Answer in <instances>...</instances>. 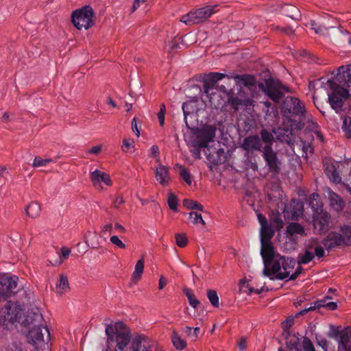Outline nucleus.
<instances>
[{
	"label": "nucleus",
	"mask_w": 351,
	"mask_h": 351,
	"mask_svg": "<svg viewBox=\"0 0 351 351\" xmlns=\"http://www.w3.org/2000/svg\"><path fill=\"white\" fill-rule=\"evenodd\" d=\"M16 276L0 277V326H7L8 323L20 322L22 315L21 307L9 300L12 294L16 293L18 285Z\"/></svg>",
	"instance_id": "f257e3e1"
},
{
	"label": "nucleus",
	"mask_w": 351,
	"mask_h": 351,
	"mask_svg": "<svg viewBox=\"0 0 351 351\" xmlns=\"http://www.w3.org/2000/svg\"><path fill=\"white\" fill-rule=\"evenodd\" d=\"M336 80L339 84L329 79L326 85L328 101L330 107L338 112L342 110L344 102L350 97L349 91L343 86H351V65L339 67Z\"/></svg>",
	"instance_id": "f03ea898"
},
{
	"label": "nucleus",
	"mask_w": 351,
	"mask_h": 351,
	"mask_svg": "<svg viewBox=\"0 0 351 351\" xmlns=\"http://www.w3.org/2000/svg\"><path fill=\"white\" fill-rule=\"evenodd\" d=\"M25 321L30 326L27 335V341L32 344L36 349L43 350L49 340V331L47 327H43L41 322L43 316L38 308L32 309L26 316Z\"/></svg>",
	"instance_id": "7ed1b4c3"
},
{
	"label": "nucleus",
	"mask_w": 351,
	"mask_h": 351,
	"mask_svg": "<svg viewBox=\"0 0 351 351\" xmlns=\"http://www.w3.org/2000/svg\"><path fill=\"white\" fill-rule=\"evenodd\" d=\"M191 134L186 141L191 148V152L194 158H201V149H206L208 143L213 141L215 136L216 128L206 125L201 128H190Z\"/></svg>",
	"instance_id": "20e7f679"
},
{
	"label": "nucleus",
	"mask_w": 351,
	"mask_h": 351,
	"mask_svg": "<svg viewBox=\"0 0 351 351\" xmlns=\"http://www.w3.org/2000/svg\"><path fill=\"white\" fill-rule=\"evenodd\" d=\"M280 112L297 130L304 128L306 110L304 104L299 99L293 97L285 98L280 105Z\"/></svg>",
	"instance_id": "39448f33"
},
{
	"label": "nucleus",
	"mask_w": 351,
	"mask_h": 351,
	"mask_svg": "<svg viewBox=\"0 0 351 351\" xmlns=\"http://www.w3.org/2000/svg\"><path fill=\"white\" fill-rule=\"evenodd\" d=\"M226 77V74L215 72L210 73L206 75L203 79V88L204 93L206 97L209 98V101L211 104L217 106L214 103L215 97L217 95V91H219L223 93H227V90L224 86H219L218 82Z\"/></svg>",
	"instance_id": "423d86ee"
},
{
	"label": "nucleus",
	"mask_w": 351,
	"mask_h": 351,
	"mask_svg": "<svg viewBox=\"0 0 351 351\" xmlns=\"http://www.w3.org/2000/svg\"><path fill=\"white\" fill-rule=\"evenodd\" d=\"M317 193H313L311 199L317 201L319 198ZM309 204L311 206L314 210L313 214V226L319 234L326 232L329 229V224L330 221V215L327 212H324L319 203L316 202V208L313 202H310Z\"/></svg>",
	"instance_id": "0eeeda50"
},
{
	"label": "nucleus",
	"mask_w": 351,
	"mask_h": 351,
	"mask_svg": "<svg viewBox=\"0 0 351 351\" xmlns=\"http://www.w3.org/2000/svg\"><path fill=\"white\" fill-rule=\"evenodd\" d=\"M71 22L77 29H88L95 25V16L93 8L89 5L76 10L72 12Z\"/></svg>",
	"instance_id": "6e6552de"
},
{
	"label": "nucleus",
	"mask_w": 351,
	"mask_h": 351,
	"mask_svg": "<svg viewBox=\"0 0 351 351\" xmlns=\"http://www.w3.org/2000/svg\"><path fill=\"white\" fill-rule=\"evenodd\" d=\"M217 7V5H209L192 10L188 14L183 15L180 19V21L186 25L199 24L207 20L213 14L216 12Z\"/></svg>",
	"instance_id": "1a4fd4ad"
},
{
	"label": "nucleus",
	"mask_w": 351,
	"mask_h": 351,
	"mask_svg": "<svg viewBox=\"0 0 351 351\" xmlns=\"http://www.w3.org/2000/svg\"><path fill=\"white\" fill-rule=\"evenodd\" d=\"M115 329L116 333L114 341L117 343L116 350L123 351L130 342L131 335L130 331L122 322L116 323Z\"/></svg>",
	"instance_id": "9d476101"
},
{
	"label": "nucleus",
	"mask_w": 351,
	"mask_h": 351,
	"mask_svg": "<svg viewBox=\"0 0 351 351\" xmlns=\"http://www.w3.org/2000/svg\"><path fill=\"white\" fill-rule=\"evenodd\" d=\"M262 152L263 157L269 171L274 173H278L280 171L281 162L276 152L273 150L271 145H265Z\"/></svg>",
	"instance_id": "9b49d317"
},
{
	"label": "nucleus",
	"mask_w": 351,
	"mask_h": 351,
	"mask_svg": "<svg viewBox=\"0 0 351 351\" xmlns=\"http://www.w3.org/2000/svg\"><path fill=\"white\" fill-rule=\"evenodd\" d=\"M330 337L338 340V351L351 350V327L342 330H335Z\"/></svg>",
	"instance_id": "f8f14e48"
},
{
	"label": "nucleus",
	"mask_w": 351,
	"mask_h": 351,
	"mask_svg": "<svg viewBox=\"0 0 351 351\" xmlns=\"http://www.w3.org/2000/svg\"><path fill=\"white\" fill-rule=\"evenodd\" d=\"M330 299V298L329 296H326L324 299L319 300L310 304L308 306H306L304 309L297 313L295 317H297L300 315H304L309 311L319 309L322 307L326 308L330 311L335 310L337 308V304L334 302H328L327 300Z\"/></svg>",
	"instance_id": "ddd939ff"
},
{
	"label": "nucleus",
	"mask_w": 351,
	"mask_h": 351,
	"mask_svg": "<svg viewBox=\"0 0 351 351\" xmlns=\"http://www.w3.org/2000/svg\"><path fill=\"white\" fill-rule=\"evenodd\" d=\"M260 86L263 88L265 94L275 103H278L283 97V93L279 90L278 84L272 80H267L265 86L263 84H261Z\"/></svg>",
	"instance_id": "4468645a"
},
{
	"label": "nucleus",
	"mask_w": 351,
	"mask_h": 351,
	"mask_svg": "<svg viewBox=\"0 0 351 351\" xmlns=\"http://www.w3.org/2000/svg\"><path fill=\"white\" fill-rule=\"evenodd\" d=\"M322 245L327 250L344 245L343 235L337 232H330L322 241Z\"/></svg>",
	"instance_id": "2eb2a0df"
},
{
	"label": "nucleus",
	"mask_w": 351,
	"mask_h": 351,
	"mask_svg": "<svg viewBox=\"0 0 351 351\" xmlns=\"http://www.w3.org/2000/svg\"><path fill=\"white\" fill-rule=\"evenodd\" d=\"M261 243V255L263 258L264 269L263 273L268 272L267 267L271 265L274 258L276 256L274 252V248L271 242L267 243Z\"/></svg>",
	"instance_id": "dca6fc26"
},
{
	"label": "nucleus",
	"mask_w": 351,
	"mask_h": 351,
	"mask_svg": "<svg viewBox=\"0 0 351 351\" xmlns=\"http://www.w3.org/2000/svg\"><path fill=\"white\" fill-rule=\"evenodd\" d=\"M204 152L207 157V159L212 163L218 165L223 162L222 156H224L223 149L219 147H212L208 146L206 149H204Z\"/></svg>",
	"instance_id": "f3484780"
},
{
	"label": "nucleus",
	"mask_w": 351,
	"mask_h": 351,
	"mask_svg": "<svg viewBox=\"0 0 351 351\" xmlns=\"http://www.w3.org/2000/svg\"><path fill=\"white\" fill-rule=\"evenodd\" d=\"M242 148L246 151H261L262 145L261 139L258 135H250L244 138Z\"/></svg>",
	"instance_id": "a211bd4d"
},
{
	"label": "nucleus",
	"mask_w": 351,
	"mask_h": 351,
	"mask_svg": "<svg viewBox=\"0 0 351 351\" xmlns=\"http://www.w3.org/2000/svg\"><path fill=\"white\" fill-rule=\"evenodd\" d=\"M283 265L282 269L285 271L284 272L277 274L274 277H270V280H284L289 276V269H293L295 265V261L293 258L283 256Z\"/></svg>",
	"instance_id": "6ab92c4d"
},
{
	"label": "nucleus",
	"mask_w": 351,
	"mask_h": 351,
	"mask_svg": "<svg viewBox=\"0 0 351 351\" xmlns=\"http://www.w3.org/2000/svg\"><path fill=\"white\" fill-rule=\"evenodd\" d=\"M90 178L93 184L95 187H97L98 186H100V184L101 182H104L107 186L112 185V180L110 179V176L99 170H95L93 172H92Z\"/></svg>",
	"instance_id": "aec40b11"
},
{
	"label": "nucleus",
	"mask_w": 351,
	"mask_h": 351,
	"mask_svg": "<svg viewBox=\"0 0 351 351\" xmlns=\"http://www.w3.org/2000/svg\"><path fill=\"white\" fill-rule=\"evenodd\" d=\"M283 256L280 254H277L275 256L271 263V265H268L267 270L268 272L263 273V275L267 277H271V275L277 274L280 273V270L282 269V266L283 265Z\"/></svg>",
	"instance_id": "412c9836"
},
{
	"label": "nucleus",
	"mask_w": 351,
	"mask_h": 351,
	"mask_svg": "<svg viewBox=\"0 0 351 351\" xmlns=\"http://www.w3.org/2000/svg\"><path fill=\"white\" fill-rule=\"evenodd\" d=\"M156 180L163 186H167L170 181L169 170L166 166L159 165L156 169Z\"/></svg>",
	"instance_id": "4be33fe9"
},
{
	"label": "nucleus",
	"mask_w": 351,
	"mask_h": 351,
	"mask_svg": "<svg viewBox=\"0 0 351 351\" xmlns=\"http://www.w3.org/2000/svg\"><path fill=\"white\" fill-rule=\"evenodd\" d=\"M280 12L282 14L290 17L293 20H299L301 17L300 10L292 4L285 3L280 8Z\"/></svg>",
	"instance_id": "5701e85b"
},
{
	"label": "nucleus",
	"mask_w": 351,
	"mask_h": 351,
	"mask_svg": "<svg viewBox=\"0 0 351 351\" xmlns=\"http://www.w3.org/2000/svg\"><path fill=\"white\" fill-rule=\"evenodd\" d=\"M236 84L239 85H243L245 87L251 88L256 84L255 77L252 75L243 74V75H236L234 77Z\"/></svg>",
	"instance_id": "b1692460"
},
{
	"label": "nucleus",
	"mask_w": 351,
	"mask_h": 351,
	"mask_svg": "<svg viewBox=\"0 0 351 351\" xmlns=\"http://www.w3.org/2000/svg\"><path fill=\"white\" fill-rule=\"evenodd\" d=\"M329 201L331 207L337 212L341 211L345 206L344 201L336 193L330 192L329 193Z\"/></svg>",
	"instance_id": "393cba45"
},
{
	"label": "nucleus",
	"mask_w": 351,
	"mask_h": 351,
	"mask_svg": "<svg viewBox=\"0 0 351 351\" xmlns=\"http://www.w3.org/2000/svg\"><path fill=\"white\" fill-rule=\"evenodd\" d=\"M313 248V244L307 245L304 253L300 254L298 255V264H308V263L313 260V258H315V254L312 251H311V250Z\"/></svg>",
	"instance_id": "a878e982"
},
{
	"label": "nucleus",
	"mask_w": 351,
	"mask_h": 351,
	"mask_svg": "<svg viewBox=\"0 0 351 351\" xmlns=\"http://www.w3.org/2000/svg\"><path fill=\"white\" fill-rule=\"evenodd\" d=\"M324 170L326 174L331 181H332L334 183L341 182V178L340 177L334 165H327Z\"/></svg>",
	"instance_id": "bb28decb"
},
{
	"label": "nucleus",
	"mask_w": 351,
	"mask_h": 351,
	"mask_svg": "<svg viewBox=\"0 0 351 351\" xmlns=\"http://www.w3.org/2000/svg\"><path fill=\"white\" fill-rule=\"evenodd\" d=\"M144 339H145L144 335H138V336L135 337L132 339L130 349L132 351H142L145 347V348H147L149 350H152V347L150 346H146L145 345H143V346L141 345L142 342L143 341Z\"/></svg>",
	"instance_id": "cd10ccee"
},
{
	"label": "nucleus",
	"mask_w": 351,
	"mask_h": 351,
	"mask_svg": "<svg viewBox=\"0 0 351 351\" xmlns=\"http://www.w3.org/2000/svg\"><path fill=\"white\" fill-rule=\"evenodd\" d=\"M286 346L289 351H302L300 339L296 335L286 341Z\"/></svg>",
	"instance_id": "c85d7f7f"
},
{
	"label": "nucleus",
	"mask_w": 351,
	"mask_h": 351,
	"mask_svg": "<svg viewBox=\"0 0 351 351\" xmlns=\"http://www.w3.org/2000/svg\"><path fill=\"white\" fill-rule=\"evenodd\" d=\"M144 270V260L143 258L138 260L135 265L134 271L132 274V280L136 282L141 278V275Z\"/></svg>",
	"instance_id": "c756f323"
},
{
	"label": "nucleus",
	"mask_w": 351,
	"mask_h": 351,
	"mask_svg": "<svg viewBox=\"0 0 351 351\" xmlns=\"http://www.w3.org/2000/svg\"><path fill=\"white\" fill-rule=\"evenodd\" d=\"M40 206L37 202H31L25 208L26 214L32 218H35L40 215Z\"/></svg>",
	"instance_id": "7c9ffc66"
},
{
	"label": "nucleus",
	"mask_w": 351,
	"mask_h": 351,
	"mask_svg": "<svg viewBox=\"0 0 351 351\" xmlns=\"http://www.w3.org/2000/svg\"><path fill=\"white\" fill-rule=\"evenodd\" d=\"M287 231L289 234L293 236L295 234H303L304 233V228L298 223L292 222L287 226Z\"/></svg>",
	"instance_id": "2f4dec72"
},
{
	"label": "nucleus",
	"mask_w": 351,
	"mask_h": 351,
	"mask_svg": "<svg viewBox=\"0 0 351 351\" xmlns=\"http://www.w3.org/2000/svg\"><path fill=\"white\" fill-rule=\"evenodd\" d=\"M340 232L344 240V246L351 245V226L344 225L340 227Z\"/></svg>",
	"instance_id": "473e14b6"
},
{
	"label": "nucleus",
	"mask_w": 351,
	"mask_h": 351,
	"mask_svg": "<svg viewBox=\"0 0 351 351\" xmlns=\"http://www.w3.org/2000/svg\"><path fill=\"white\" fill-rule=\"evenodd\" d=\"M274 235V231L269 226L261 228V243L271 242L270 240Z\"/></svg>",
	"instance_id": "72a5a7b5"
},
{
	"label": "nucleus",
	"mask_w": 351,
	"mask_h": 351,
	"mask_svg": "<svg viewBox=\"0 0 351 351\" xmlns=\"http://www.w3.org/2000/svg\"><path fill=\"white\" fill-rule=\"evenodd\" d=\"M176 167L179 169V175L182 179L188 184H192V178L189 170L182 165L176 164Z\"/></svg>",
	"instance_id": "f704fd0d"
},
{
	"label": "nucleus",
	"mask_w": 351,
	"mask_h": 351,
	"mask_svg": "<svg viewBox=\"0 0 351 351\" xmlns=\"http://www.w3.org/2000/svg\"><path fill=\"white\" fill-rule=\"evenodd\" d=\"M184 293L188 298L189 304L195 309L197 308L200 302L193 294V291L190 289L185 288L184 289Z\"/></svg>",
	"instance_id": "c9c22d12"
},
{
	"label": "nucleus",
	"mask_w": 351,
	"mask_h": 351,
	"mask_svg": "<svg viewBox=\"0 0 351 351\" xmlns=\"http://www.w3.org/2000/svg\"><path fill=\"white\" fill-rule=\"evenodd\" d=\"M183 205L184 207L190 210H198L202 212L204 211V206L197 201L184 199L183 200Z\"/></svg>",
	"instance_id": "e433bc0d"
},
{
	"label": "nucleus",
	"mask_w": 351,
	"mask_h": 351,
	"mask_svg": "<svg viewBox=\"0 0 351 351\" xmlns=\"http://www.w3.org/2000/svg\"><path fill=\"white\" fill-rule=\"evenodd\" d=\"M171 341L173 346L178 350H183L186 346V341L181 339V337L176 332H174L171 337Z\"/></svg>",
	"instance_id": "4c0bfd02"
},
{
	"label": "nucleus",
	"mask_w": 351,
	"mask_h": 351,
	"mask_svg": "<svg viewBox=\"0 0 351 351\" xmlns=\"http://www.w3.org/2000/svg\"><path fill=\"white\" fill-rule=\"evenodd\" d=\"M199 332L200 328L199 327L193 328L189 326H186L183 328V332L193 340H195L198 337Z\"/></svg>",
	"instance_id": "58836bf2"
},
{
	"label": "nucleus",
	"mask_w": 351,
	"mask_h": 351,
	"mask_svg": "<svg viewBox=\"0 0 351 351\" xmlns=\"http://www.w3.org/2000/svg\"><path fill=\"white\" fill-rule=\"evenodd\" d=\"M207 297L210 302V304L214 307H219V300L217 295V293L215 290H208L207 291Z\"/></svg>",
	"instance_id": "ea45409f"
},
{
	"label": "nucleus",
	"mask_w": 351,
	"mask_h": 351,
	"mask_svg": "<svg viewBox=\"0 0 351 351\" xmlns=\"http://www.w3.org/2000/svg\"><path fill=\"white\" fill-rule=\"evenodd\" d=\"M189 219L193 224L201 223L202 225H205V221H204L201 214H199L197 212H191L189 213Z\"/></svg>",
	"instance_id": "a19ab883"
},
{
	"label": "nucleus",
	"mask_w": 351,
	"mask_h": 351,
	"mask_svg": "<svg viewBox=\"0 0 351 351\" xmlns=\"http://www.w3.org/2000/svg\"><path fill=\"white\" fill-rule=\"evenodd\" d=\"M261 139L263 141L267 143V145H271L274 141L273 134L265 129H263L261 131Z\"/></svg>",
	"instance_id": "79ce46f5"
},
{
	"label": "nucleus",
	"mask_w": 351,
	"mask_h": 351,
	"mask_svg": "<svg viewBox=\"0 0 351 351\" xmlns=\"http://www.w3.org/2000/svg\"><path fill=\"white\" fill-rule=\"evenodd\" d=\"M52 161L51 158L43 159L39 156H36L34 158L32 165L34 167H45Z\"/></svg>",
	"instance_id": "37998d69"
},
{
	"label": "nucleus",
	"mask_w": 351,
	"mask_h": 351,
	"mask_svg": "<svg viewBox=\"0 0 351 351\" xmlns=\"http://www.w3.org/2000/svg\"><path fill=\"white\" fill-rule=\"evenodd\" d=\"M116 329L112 325H108L106 328V334L108 337V343L113 342L115 338Z\"/></svg>",
	"instance_id": "c03bdc74"
},
{
	"label": "nucleus",
	"mask_w": 351,
	"mask_h": 351,
	"mask_svg": "<svg viewBox=\"0 0 351 351\" xmlns=\"http://www.w3.org/2000/svg\"><path fill=\"white\" fill-rule=\"evenodd\" d=\"M167 203H168L169 208L172 210L177 211L178 199H177V197L174 194H173L171 193L169 194V195L168 197V199H167Z\"/></svg>",
	"instance_id": "a18cd8bd"
},
{
	"label": "nucleus",
	"mask_w": 351,
	"mask_h": 351,
	"mask_svg": "<svg viewBox=\"0 0 351 351\" xmlns=\"http://www.w3.org/2000/svg\"><path fill=\"white\" fill-rule=\"evenodd\" d=\"M176 244L180 247H185L188 243V239L185 234H176Z\"/></svg>",
	"instance_id": "49530a36"
},
{
	"label": "nucleus",
	"mask_w": 351,
	"mask_h": 351,
	"mask_svg": "<svg viewBox=\"0 0 351 351\" xmlns=\"http://www.w3.org/2000/svg\"><path fill=\"white\" fill-rule=\"evenodd\" d=\"M304 351H315L313 343L308 337H304L302 341Z\"/></svg>",
	"instance_id": "de8ad7c7"
},
{
	"label": "nucleus",
	"mask_w": 351,
	"mask_h": 351,
	"mask_svg": "<svg viewBox=\"0 0 351 351\" xmlns=\"http://www.w3.org/2000/svg\"><path fill=\"white\" fill-rule=\"evenodd\" d=\"M166 113V107L164 104L160 105V111L158 113V119L160 126H163L165 123V115Z\"/></svg>",
	"instance_id": "09e8293b"
},
{
	"label": "nucleus",
	"mask_w": 351,
	"mask_h": 351,
	"mask_svg": "<svg viewBox=\"0 0 351 351\" xmlns=\"http://www.w3.org/2000/svg\"><path fill=\"white\" fill-rule=\"evenodd\" d=\"M57 286L61 289H65L69 287L67 277L63 274L60 276L59 282Z\"/></svg>",
	"instance_id": "8fccbe9b"
},
{
	"label": "nucleus",
	"mask_w": 351,
	"mask_h": 351,
	"mask_svg": "<svg viewBox=\"0 0 351 351\" xmlns=\"http://www.w3.org/2000/svg\"><path fill=\"white\" fill-rule=\"evenodd\" d=\"M134 141L130 138H124L123 141L122 151L128 152L132 147L134 146Z\"/></svg>",
	"instance_id": "3c124183"
},
{
	"label": "nucleus",
	"mask_w": 351,
	"mask_h": 351,
	"mask_svg": "<svg viewBox=\"0 0 351 351\" xmlns=\"http://www.w3.org/2000/svg\"><path fill=\"white\" fill-rule=\"evenodd\" d=\"M315 245H316L315 247V252H313L315 256H317L319 258L324 257L325 256L324 248L318 245V242L317 241H315Z\"/></svg>",
	"instance_id": "603ef678"
},
{
	"label": "nucleus",
	"mask_w": 351,
	"mask_h": 351,
	"mask_svg": "<svg viewBox=\"0 0 351 351\" xmlns=\"http://www.w3.org/2000/svg\"><path fill=\"white\" fill-rule=\"evenodd\" d=\"M110 242L119 247V248L124 249L125 248V245L119 239V238L116 236L113 235L110 239Z\"/></svg>",
	"instance_id": "864d4df0"
},
{
	"label": "nucleus",
	"mask_w": 351,
	"mask_h": 351,
	"mask_svg": "<svg viewBox=\"0 0 351 351\" xmlns=\"http://www.w3.org/2000/svg\"><path fill=\"white\" fill-rule=\"evenodd\" d=\"M294 318L292 317H288L285 321L282 323V330H290V328L293 326Z\"/></svg>",
	"instance_id": "5fc2aeb1"
},
{
	"label": "nucleus",
	"mask_w": 351,
	"mask_h": 351,
	"mask_svg": "<svg viewBox=\"0 0 351 351\" xmlns=\"http://www.w3.org/2000/svg\"><path fill=\"white\" fill-rule=\"evenodd\" d=\"M341 128L343 131L346 132L350 136H351V121L348 123V120L346 118H345L343 121Z\"/></svg>",
	"instance_id": "6e6d98bb"
},
{
	"label": "nucleus",
	"mask_w": 351,
	"mask_h": 351,
	"mask_svg": "<svg viewBox=\"0 0 351 351\" xmlns=\"http://www.w3.org/2000/svg\"><path fill=\"white\" fill-rule=\"evenodd\" d=\"M257 218H258V222H259L261 228L266 227V226H269L267 218L263 214H261V213L258 214Z\"/></svg>",
	"instance_id": "4d7b16f0"
},
{
	"label": "nucleus",
	"mask_w": 351,
	"mask_h": 351,
	"mask_svg": "<svg viewBox=\"0 0 351 351\" xmlns=\"http://www.w3.org/2000/svg\"><path fill=\"white\" fill-rule=\"evenodd\" d=\"M231 104L235 109H238L239 106L243 105V101L238 97H234L231 99Z\"/></svg>",
	"instance_id": "13d9d810"
},
{
	"label": "nucleus",
	"mask_w": 351,
	"mask_h": 351,
	"mask_svg": "<svg viewBox=\"0 0 351 351\" xmlns=\"http://www.w3.org/2000/svg\"><path fill=\"white\" fill-rule=\"evenodd\" d=\"M188 108H189V104H187L186 103H184L182 104V110H183V113L184 115L185 123H186V125L188 128V129L190 130V128H191L189 125V124L187 123V120H186V117L189 114V112L188 111Z\"/></svg>",
	"instance_id": "bf43d9fd"
},
{
	"label": "nucleus",
	"mask_w": 351,
	"mask_h": 351,
	"mask_svg": "<svg viewBox=\"0 0 351 351\" xmlns=\"http://www.w3.org/2000/svg\"><path fill=\"white\" fill-rule=\"evenodd\" d=\"M150 155L151 156L154 157V158H156L158 156L159 154H160V152H159V148L157 145H152L150 148Z\"/></svg>",
	"instance_id": "052dcab7"
},
{
	"label": "nucleus",
	"mask_w": 351,
	"mask_h": 351,
	"mask_svg": "<svg viewBox=\"0 0 351 351\" xmlns=\"http://www.w3.org/2000/svg\"><path fill=\"white\" fill-rule=\"evenodd\" d=\"M246 339L245 337H241L239 343H238V347L239 348L240 350L243 351L246 348Z\"/></svg>",
	"instance_id": "680f3d73"
},
{
	"label": "nucleus",
	"mask_w": 351,
	"mask_h": 351,
	"mask_svg": "<svg viewBox=\"0 0 351 351\" xmlns=\"http://www.w3.org/2000/svg\"><path fill=\"white\" fill-rule=\"evenodd\" d=\"M132 130H133L134 132L136 133L137 136H139L140 131H139V129L138 128V125H137V123H136L135 118H134L132 121Z\"/></svg>",
	"instance_id": "e2e57ef3"
},
{
	"label": "nucleus",
	"mask_w": 351,
	"mask_h": 351,
	"mask_svg": "<svg viewBox=\"0 0 351 351\" xmlns=\"http://www.w3.org/2000/svg\"><path fill=\"white\" fill-rule=\"evenodd\" d=\"M103 232H108L110 234H112L113 232V227L112 223H108L105 225L102 228Z\"/></svg>",
	"instance_id": "0e129e2a"
},
{
	"label": "nucleus",
	"mask_w": 351,
	"mask_h": 351,
	"mask_svg": "<svg viewBox=\"0 0 351 351\" xmlns=\"http://www.w3.org/2000/svg\"><path fill=\"white\" fill-rule=\"evenodd\" d=\"M101 150V145H97V146H95V147H93L88 152L90 154H99Z\"/></svg>",
	"instance_id": "69168bd1"
},
{
	"label": "nucleus",
	"mask_w": 351,
	"mask_h": 351,
	"mask_svg": "<svg viewBox=\"0 0 351 351\" xmlns=\"http://www.w3.org/2000/svg\"><path fill=\"white\" fill-rule=\"evenodd\" d=\"M61 252H62V258L63 259L67 258L71 252L70 250L68 248H66V247H62L61 249Z\"/></svg>",
	"instance_id": "338daca9"
},
{
	"label": "nucleus",
	"mask_w": 351,
	"mask_h": 351,
	"mask_svg": "<svg viewBox=\"0 0 351 351\" xmlns=\"http://www.w3.org/2000/svg\"><path fill=\"white\" fill-rule=\"evenodd\" d=\"M123 202H124V201L121 197H117L114 199L113 204L115 207H118L119 205L122 204Z\"/></svg>",
	"instance_id": "774afa93"
}]
</instances>
